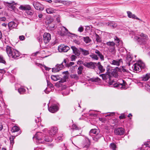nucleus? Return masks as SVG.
<instances>
[{"label":"nucleus","instance_id":"f257e3e1","mask_svg":"<svg viewBox=\"0 0 150 150\" xmlns=\"http://www.w3.org/2000/svg\"><path fill=\"white\" fill-rule=\"evenodd\" d=\"M100 76L101 77L103 80L108 83L110 86L112 85L114 87H117L122 88H125L126 82L123 80H121V83H117L112 80V77L111 76L110 73L100 74Z\"/></svg>","mask_w":150,"mask_h":150},{"label":"nucleus","instance_id":"f03ea898","mask_svg":"<svg viewBox=\"0 0 150 150\" xmlns=\"http://www.w3.org/2000/svg\"><path fill=\"white\" fill-rule=\"evenodd\" d=\"M6 52L9 57L15 59L20 56V53L12 47L7 45L6 47Z\"/></svg>","mask_w":150,"mask_h":150},{"label":"nucleus","instance_id":"7ed1b4c3","mask_svg":"<svg viewBox=\"0 0 150 150\" xmlns=\"http://www.w3.org/2000/svg\"><path fill=\"white\" fill-rule=\"evenodd\" d=\"M140 36V37L137 36H135V39L137 40L139 44H145L148 40V36L143 33H141Z\"/></svg>","mask_w":150,"mask_h":150},{"label":"nucleus","instance_id":"20e7f679","mask_svg":"<svg viewBox=\"0 0 150 150\" xmlns=\"http://www.w3.org/2000/svg\"><path fill=\"white\" fill-rule=\"evenodd\" d=\"M134 70L135 71H140V68L141 70L144 69L145 68V66L144 63L141 60L138 61L137 63L134 64L132 67Z\"/></svg>","mask_w":150,"mask_h":150},{"label":"nucleus","instance_id":"39448f33","mask_svg":"<svg viewBox=\"0 0 150 150\" xmlns=\"http://www.w3.org/2000/svg\"><path fill=\"white\" fill-rule=\"evenodd\" d=\"M43 134L40 132H38L36 133L35 136L33 137V139H35L36 142L37 143H44Z\"/></svg>","mask_w":150,"mask_h":150},{"label":"nucleus","instance_id":"423d86ee","mask_svg":"<svg viewBox=\"0 0 150 150\" xmlns=\"http://www.w3.org/2000/svg\"><path fill=\"white\" fill-rule=\"evenodd\" d=\"M106 44L109 46L108 49L110 52L112 54H114L115 53L116 50L115 49V43L113 41H109L107 42Z\"/></svg>","mask_w":150,"mask_h":150},{"label":"nucleus","instance_id":"0eeeda50","mask_svg":"<svg viewBox=\"0 0 150 150\" xmlns=\"http://www.w3.org/2000/svg\"><path fill=\"white\" fill-rule=\"evenodd\" d=\"M64 64V62L63 61L60 64H57L54 68H52V72L54 73L62 69L65 66Z\"/></svg>","mask_w":150,"mask_h":150},{"label":"nucleus","instance_id":"6e6552de","mask_svg":"<svg viewBox=\"0 0 150 150\" xmlns=\"http://www.w3.org/2000/svg\"><path fill=\"white\" fill-rule=\"evenodd\" d=\"M33 4L35 8L37 10L42 11L44 8V6L38 2L34 1Z\"/></svg>","mask_w":150,"mask_h":150},{"label":"nucleus","instance_id":"1a4fd4ad","mask_svg":"<svg viewBox=\"0 0 150 150\" xmlns=\"http://www.w3.org/2000/svg\"><path fill=\"white\" fill-rule=\"evenodd\" d=\"M125 132V129L122 127H119L115 128L114 133L115 135H123Z\"/></svg>","mask_w":150,"mask_h":150},{"label":"nucleus","instance_id":"9d476101","mask_svg":"<svg viewBox=\"0 0 150 150\" xmlns=\"http://www.w3.org/2000/svg\"><path fill=\"white\" fill-rule=\"evenodd\" d=\"M51 35L49 33H45L43 35V41L45 44L49 42L51 40Z\"/></svg>","mask_w":150,"mask_h":150},{"label":"nucleus","instance_id":"9b49d317","mask_svg":"<svg viewBox=\"0 0 150 150\" xmlns=\"http://www.w3.org/2000/svg\"><path fill=\"white\" fill-rule=\"evenodd\" d=\"M97 63L91 62H85L83 64V65L86 67L89 68L95 69L96 68Z\"/></svg>","mask_w":150,"mask_h":150},{"label":"nucleus","instance_id":"f8f14e48","mask_svg":"<svg viewBox=\"0 0 150 150\" xmlns=\"http://www.w3.org/2000/svg\"><path fill=\"white\" fill-rule=\"evenodd\" d=\"M4 3L5 6H8L9 8L13 10L15 8L14 5L16 4V3L13 1H11L10 2L4 1Z\"/></svg>","mask_w":150,"mask_h":150},{"label":"nucleus","instance_id":"ddd939ff","mask_svg":"<svg viewBox=\"0 0 150 150\" xmlns=\"http://www.w3.org/2000/svg\"><path fill=\"white\" fill-rule=\"evenodd\" d=\"M58 129L57 127H51L48 130L49 135L52 137L54 136L57 132Z\"/></svg>","mask_w":150,"mask_h":150},{"label":"nucleus","instance_id":"4468645a","mask_svg":"<svg viewBox=\"0 0 150 150\" xmlns=\"http://www.w3.org/2000/svg\"><path fill=\"white\" fill-rule=\"evenodd\" d=\"M70 49L69 47L64 45H61L58 47V50L60 52H66Z\"/></svg>","mask_w":150,"mask_h":150},{"label":"nucleus","instance_id":"2eb2a0df","mask_svg":"<svg viewBox=\"0 0 150 150\" xmlns=\"http://www.w3.org/2000/svg\"><path fill=\"white\" fill-rule=\"evenodd\" d=\"M48 110L50 112L52 113H54L56 112L58 110V107L55 104L52 105L51 106L48 108Z\"/></svg>","mask_w":150,"mask_h":150},{"label":"nucleus","instance_id":"dca6fc26","mask_svg":"<svg viewBox=\"0 0 150 150\" xmlns=\"http://www.w3.org/2000/svg\"><path fill=\"white\" fill-rule=\"evenodd\" d=\"M71 48L72 50L73 53L74 54L76 55L79 56L81 54L80 50L75 46H71Z\"/></svg>","mask_w":150,"mask_h":150},{"label":"nucleus","instance_id":"f3484780","mask_svg":"<svg viewBox=\"0 0 150 150\" xmlns=\"http://www.w3.org/2000/svg\"><path fill=\"white\" fill-rule=\"evenodd\" d=\"M19 9L25 11L29 10L31 9L30 6L29 5H21L19 8Z\"/></svg>","mask_w":150,"mask_h":150},{"label":"nucleus","instance_id":"a211bd4d","mask_svg":"<svg viewBox=\"0 0 150 150\" xmlns=\"http://www.w3.org/2000/svg\"><path fill=\"white\" fill-rule=\"evenodd\" d=\"M17 26V24L14 21L10 22L8 24L9 29L11 30L16 28Z\"/></svg>","mask_w":150,"mask_h":150},{"label":"nucleus","instance_id":"6ab92c4d","mask_svg":"<svg viewBox=\"0 0 150 150\" xmlns=\"http://www.w3.org/2000/svg\"><path fill=\"white\" fill-rule=\"evenodd\" d=\"M63 73L65 74V75L63 76V79L59 81V83H63L66 81V79L68 77L69 73L68 71H64L63 72Z\"/></svg>","mask_w":150,"mask_h":150},{"label":"nucleus","instance_id":"aec40b11","mask_svg":"<svg viewBox=\"0 0 150 150\" xmlns=\"http://www.w3.org/2000/svg\"><path fill=\"white\" fill-rule=\"evenodd\" d=\"M122 62V59H117L116 60H112L111 62L110 63L112 64L119 66L120 65V63Z\"/></svg>","mask_w":150,"mask_h":150},{"label":"nucleus","instance_id":"412c9836","mask_svg":"<svg viewBox=\"0 0 150 150\" xmlns=\"http://www.w3.org/2000/svg\"><path fill=\"white\" fill-rule=\"evenodd\" d=\"M96 66H98V70L100 71V73H103L105 71V68L101 65L100 62H99L97 63Z\"/></svg>","mask_w":150,"mask_h":150},{"label":"nucleus","instance_id":"4be33fe9","mask_svg":"<svg viewBox=\"0 0 150 150\" xmlns=\"http://www.w3.org/2000/svg\"><path fill=\"white\" fill-rule=\"evenodd\" d=\"M102 136V135L99 133L95 135L92 137L93 140L95 142H97Z\"/></svg>","mask_w":150,"mask_h":150},{"label":"nucleus","instance_id":"5701e85b","mask_svg":"<svg viewBox=\"0 0 150 150\" xmlns=\"http://www.w3.org/2000/svg\"><path fill=\"white\" fill-rule=\"evenodd\" d=\"M120 69L118 67H116L113 70L112 72L113 76L115 77H117L118 76V72H120Z\"/></svg>","mask_w":150,"mask_h":150},{"label":"nucleus","instance_id":"b1692460","mask_svg":"<svg viewBox=\"0 0 150 150\" xmlns=\"http://www.w3.org/2000/svg\"><path fill=\"white\" fill-rule=\"evenodd\" d=\"M114 39L115 43H116V45L117 47L119 46L120 44H121L122 45V41L120 40V39L117 36H115L114 38Z\"/></svg>","mask_w":150,"mask_h":150},{"label":"nucleus","instance_id":"393cba45","mask_svg":"<svg viewBox=\"0 0 150 150\" xmlns=\"http://www.w3.org/2000/svg\"><path fill=\"white\" fill-rule=\"evenodd\" d=\"M69 62L68 61L65 59H64V65L66 67H69L73 65L74 63L72 62H70L69 63H68Z\"/></svg>","mask_w":150,"mask_h":150},{"label":"nucleus","instance_id":"a878e982","mask_svg":"<svg viewBox=\"0 0 150 150\" xmlns=\"http://www.w3.org/2000/svg\"><path fill=\"white\" fill-rule=\"evenodd\" d=\"M79 49L80 50V52L83 55L86 56L89 54V53L88 50H84L80 47L79 48Z\"/></svg>","mask_w":150,"mask_h":150},{"label":"nucleus","instance_id":"bb28decb","mask_svg":"<svg viewBox=\"0 0 150 150\" xmlns=\"http://www.w3.org/2000/svg\"><path fill=\"white\" fill-rule=\"evenodd\" d=\"M95 52L96 54L97 55V56H98L100 57L101 60H104V56L103 55L102 53H101L98 50H95Z\"/></svg>","mask_w":150,"mask_h":150},{"label":"nucleus","instance_id":"cd10ccee","mask_svg":"<svg viewBox=\"0 0 150 150\" xmlns=\"http://www.w3.org/2000/svg\"><path fill=\"white\" fill-rule=\"evenodd\" d=\"M150 78V73H147L145 75H144L141 78L142 80L143 81H147Z\"/></svg>","mask_w":150,"mask_h":150},{"label":"nucleus","instance_id":"c85d7f7f","mask_svg":"<svg viewBox=\"0 0 150 150\" xmlns=\"http://www.w3.org/2000/svg\"><path fill=\"white\" fill-rule=\"evenodd\" d=\"M52 137L48 136H46L44 137L43 140L44 141V143L45 142H51L52 140Z\"/></svg>","mask_w":150,"mask_h":150},{"label":"nucleus","instance_id":"c756f323","mask_svg":"<svg viewBox=\"0 0 150 150\" xmlns=\"http://www.w3.org/2000/svg\"><path fill=\"white\" fill-rule=\"evenodd\" d=\"M100 131L98 129H91L89 132V135H91V134L93 133L94 134H96L98 133H99Z\"/></svg>","mask_w":150,"mask_h":150},{"label":"nucleus","instance_id":"7c9ffc66","mask_svg":"<svg viewBox=\"0 0 150 150\" xmlns=\"http://www.w3.org/2000/svg\"><path fill=\"white\" fill-rule=\"evenodd\" d=\"M132 59L130 55H128L126 59V61L128 66L130 65V62L132 61Z\"/></svg>","mask_w":150,"mask_h":150},{"label":"nucleus","instance_id":"2f4dec72","mask_svg":"<svg viewBox=\"0 0 150 150\" xmlns=\"http://www.w3.org/2000/svg\"><path fill=\"white\" fill-rule=\"evenodd\" d=\"M55 10L51 8H48L46 9L47 13L49 14H51L55 13Z\"/></svg>","mask_w":150,"mask_h":150},{"label":"nucleus","instance_id":"473e14b6","mask_svg":"<svg viewBox=\"0 0 150 150\" xmlns=\"http://www.w3.org/2000/svg\"><path fill=\"white\" fill-rule=\"evenodd\" d=\"M128 17L129 18H133L138 19V18L136 17L134 14H133L130 11H128L127 12Z\"/></svg>","mask_w":150,"mask_h":150},{"label":"nucleus","instance_id":"72a5a7b5","mask_svg":"<svg viewBox=\"0 0 150 150\" xmlns=\"http://www.w3.org/2000/svg\"><path fill=\"white\" fill-rule=\"evenodd\" d=\"M94 35L96 38V40L98 42H101V39L100 37L96 33H95Z\"/></svg>","mask_w":150,"mask_h":150},{"label":"nucleus","instance_id":"f704fd0d","mask_svg":"<svg viewBox=\"0 0 150 150\" xmlns=\"http://www.w3.org/2000/svg\"><path fill=\"white\" fill-rule=\"evenodd\" d=\"M110 147L112 150H116L117 147L116 144L114 143H111L110 144Z\"/></svg>","mask_w":150,"mask_h":150},{"label":"nucleus","instance_id":"c9c22d12","mask_svg":"<svg viewBox=\"0 0 150 150\" xmlns=\"http://www.w3.org/2000/svg\"><path fill=\"white\" fill-rule=\"evenodd\" d=\"M90 56L93 60H98L99 59L97 55L94 53H92L90 55Z\"/></svg>","mask_w":150,"mask_h":150},{"label":"nucleus","instance_id":"e433bc0d","mask_svg":"<svg viewBox=\"0 0 150 150\" xmlns=\"http://www.w3.org/2000/svg\"><path fill=\"white\" fill-rule=\"evenodd\" d=\"M25 13L27 14L28 16H31L34 13L33 11L31 9L27 10Z\"/></svg>","mask_w":150,"mask_h":150},{"label":"nucleus","instance_id":"4c0bfd02","mask_svg":"<svg viewBox=\"0 0 150 150\" xmlns=\"http://www.w3.org/2000/svg\"><path fill=\"white\" fill-rule=\"evenodd\" d=\"M83 40L86 43H88L90 42L91 41L89 37L88 36L83 37Z\"/></svg>","mask_w":150,"mask_h":150},{"label":"nucleus","instance_id":"58836bf2","mask_svg":"<svg viewBox=\"0 0 150 150\" xmlns=\"http://www.w3.org/2000/svg\"><path fill=\"white\" fill-rule=\"evenodd\" d=\"M51 77L52 79L54 81H56L60 79V77L58 75H52Z\"/></svg>","mask_w":150,"mask_h":150},{"label":"nucleus","instance_id":"ea45409f","mask_svg":"<svg viewBox=\"0 0 150 150\" xmlns=\"http://www.w3.org/2000/svg\"><path fill=\"white\" fill-rule=\"evenodd\" d=\"M70 77L71 78L76 80H78L79 79V76L76 74H71L70 75Z\"/></svg>","mask_w":150,"mask_h":150},{"label":"nucleus","instance_id":"a19ab883","mask_svg":"<svg viewBox=\"0 0 150 150\" xmlns=\"http://www.w3.org/2000/svg\"><path fill=\"white\" fill-rule=\"evenodd\" d=\"M19 128L18 127L16 126H14L12 127L11 131L13 132H18L19 131Z\"/></svg>","mask_w":150,"mask_h":150},{"label":"nucleus","instance_id":"79ce46f5","mask_svg":"<svg viewBox=\"0 0 150 150\" xmlns=\"http://www.w3.org/2000/svg\"><path fill=\"white\" fill-rule=\"evenodd\" d=\"M90 81L93 82H98L100 80V79L98 77L91 78L89 79Z\"/></svg>","mask_w":150,"mask_h":150},{"label":"nucleus","instance_id":"37998d69","mask_svg":"<svg viewBox=\"0 0 150 150\" xmlns=\"http://www.w3.org/2000/svg\"><path fill=\"white\" fill-rule=\"evenodd\" d=\"M83 67L81 66L78 68L77 73L79 75H80L82 74V71L83 69Z\"/></svg>","mask_w":150,"mask_h":150},{"label":"nucleus","instance_id":"c03bdc74","mask_svg":"<svg viewBox=\"0 0 150 150\" xmlns=\"http://www.w3.org/2000/svg\"><path fill=\"white\" fill-rule=\"evenodd\" d=\"M86 139H87V140L88 141V142L87 143V144L84 147H85L86 148H88L89 147V146L90 144V143H91V141H90V139L87 137H86Z\"/></svg>","mask_w":150,"mask_h":150},{"label":"nucleus","instance_id":"a18cd8bd","mask_svg":"<svg viewBox=\"0 0 150 150\" xmlns=\"http://www.w3.org/2000/svg\"><path fill=\"white\" fill-rule=\"evenodd\" d=\"M72 129L73 130H79L81 129V128L78 127L76 125L73 124L72 125Z\"/></svg>","mask_w":150,"mask_h":150},{"label":"nucleus","instance_id":"49530a36","mask_svg":"<svg viewBox=\"0 0 150 150\" xmlns=\"http://www.w3.org/2000/svg\"><path fill=\"white\" fill-rule=\"evenodd\" d=\"M14 136H13L10 137L9 139L10 140V143L12 145L14 143Z\"/></svg>","mask_w":150,"mask_h":150},{"label":"nucleus","instance_id":"de8ad7c7","mask_svg":"<svg viewBox=\"0 0 150 150\" xmlns=\"http://www.w3.org/2000/svg\"><path fill=\"white\" fill-rule=\"evenodd\" d=\"M0 63L4 64L6 63V62L3 57L1 56H0Z\"/></svg>","mask_w":150,"mask_h":150},{"label":"nucleus","instance_id":"09e8293b","mask_svg":"<svg viewBox=\"0 0 150 150\" xmlns=\"http://www.w3.org/2000/svg\"><path fill=\"white\" fill-rule=\"evenodd\" d=\"M18 91L20 94H22L23 93L25 92V89L23 88H21L18 89Z\"/></svg>","mask_w":150,"mask_h":150},{"label":"nucleus","instance_id":"8fccbe9b","mask_svg":"<svg viewBox=\"0 0 150 150\" xmlns=\"http://www.w3.org/2000/svg\"><path fill=\"white\" fill-rule=\"evenodd\" d=\"M63 137L59 136L55 139V140L58 142H60L62 141Z\"/></svg>","mask_w":150,"mask_h":150},{"label":"nucleus","instance_id":"3c124183","mask_svg":"<svg viewBox=\"0 0 150 150\" xmlns=\"http://www.w3.org/2000/svg\"><path fill=\"white\" fill-rule=\"evenodd\" d=\"M60 35L62 36H64L67 34V33L63 30H62L60 32Z\"/></svg>","mask_w":150,"mask_h":150},{"label":"nucleus","instance_id":"603ef678","mask_svg":"<svg viewBox=\"0 0 150 150\" xmlns=\"http://www.w3.org/2000/svg\"><path fill=\"white\" fill-rule=\"evenodd\" d=\"M76 58L77 57L75 55H72L71 57V61H75Z\"/></svg>","mask_w":150,"mask_h":150},{"label":"nucleus","instance_id":"864d4df0","mask_svg":"<svg viewBox=\"0 0 150 150\" xmlns=\"http://www.w3.org/2000/svg\"><path fill=\"white\" fill-rule=\"evenodd\" d=\"M37 39L38 40V42H40V43L41 42H42V37L41 36H39L37 38Z\"/></svg>","mask_w":150,"mask_h":150},{"label":"nucleus","instance_id":"5fc2aeb1","mask_svg":"<svg viewBox=\"0 0 150 150\" xmlns=\"http://www.w3.org/2000/svg\"><path fill=\"white\" fill-rule=\"evenodd\" d=\"M47 86H49L50 87H52L53 86L52 84L51 83V82L47 79Z\"/></svg>","mask_w":150,"mask_h":150},{"label":"nucleus","instance_id":"6e6d98bb","mask_svg":"<svg viewBox=\"0 0 150 150\" xmlns=\"http://www.w3.org/2000/svg\"><path fill=\"white\" fill-rule=\"evenodd\" d=\"M4 42L6 44H8L9 43V40L8 37H6L4 39Z\"/></svg>","mask_w":150,"mask_h":150},{"label":"nucleus","instance_id":"4d7b16f0","mask_svg":"<svg viewBox=\"0 0 150 150\" xmlns=\"http://www.w3.org/2000/svg\"><path fill=\"white\" fill-rule=\"evenodd\" d=\"M84 30V28L81 26L78 29V31L80 33L82 32Z\"/></svg>","mask_w":150,"mask_h":150},{"label":"nucleus","instance_id":"13d9d810","mask_svg":"<svg viewBox=\"0 0 150 150\" xmlns=\"http://www.w3.org/2000/svg\"><path fill=\"white\" fill-rule=\"evenodd\" d=\"M54 21V20L52 18H50V19L47 20V23L48 24H50L52 22Z\"/></svg>","mask_w":150,"mask_h":150},{"label":"nucleus","instance_id":"bf43d9fd","mask_svg":"<svg viewBox=\"0 0 150 150\" xmlns=\"http://www.w3.org/2000/svg\"><path fill=\"white\" fill-rule=\"evenodd\" d=\"M119 118L120 119H122L125 118V117L124 114H122L121 115L119 116Z\"/></svg>","mask_w":150,"mask_h":150},{"label":"nucleus","instance_id":"052dcab7","mask_svg":"<svg viewBox=\"0 0 150 150\" xmlns=\"http://www.w3.org/2000/svg\"><path fill=\"white\" fill-rule=\"evenodd\" d=\"M62 150H68L67 149V147L65 144H64L62 146Z\"/></svg>","mask_w":150,"mask_h":150},{"label":"nucleus","instance_id":"680f3d73","mask_svg":"<svg viewBox=\"0 0 150 150\" xmlns=\"http://www.w3.org/2000/svg\"><path fill=\"white\" fill-rule=\"evenodd\" d=\"M25 37L23 35L20 36L19 39L21 40H23L25 39Z\"/></svg>","mask_w":150,"mask_h":150},{"label":"nucleus","instance_id":"e2e57ef3","mask_svg":"<svg viewBox=\"0 0 150 150\" xmlns=\"http://www.w3.org/2000/svg\"><path fill=\"white\" fill-rule=\"evenodd\" d=\"M74 43L77 44V45H79L80 44V42L79 41L76 40H74Z\"/></svg>","mask_w":150,"mask_h":150},{"label":"nucleus","instance_id":"0e129e2a","mask_svg":"<svg viewBox=\"0 0 150 150\" xmlns=\"http://www.w3.org/2000/svg\"><path fill=\"white\" fill-rule=\"evenodd\" d=\"M64 28L65 29V30L66 31V32H67V33H70L71 35H76L75 34L71 33L70 32H69V31H68V29L67 28H66L65 27H64Z\"/></svg>","mask_w":150,"mask_h":150},{"label":"nucleus","instance_id":"69168bd1","mask_svg":"<svg viewBox=\"0 0 150 150\" xmlns=\"http://www.w3.org/2000/svg\"><path fill=\"white\" fill-rule=\"evenodd\" d=\"M6 20V18L5 17H0V20L2 21H5Z\"/></svg>","mask_w":150,"mask_h":150},{"label":"nucleus","instance_id":"338daca9","mask_svg":"<svg viewBox=\"0 0 150 150\" xmlns=\"http://www.w3.org/2000/svg\"><path fill=\"white\" fill-rule=\"evenodd\" d=\"M43 67H44L45 70L47 71H49L51 69L50 68L47 67L45 65H44Z\"/></svg>","mask_w":150,"mask_h":150},{"label":"nucleus","instance_id":"774afa93","mask_svg":"<svg viewBox=\"0 0 150 150\" xmlns=\"http://www.w3.org/2000/svg\"><path fill=\"white\" fill-rule=\"evenodd\" d=\"M50 27L51 28V29L53 30L55 27V25H51V26H50Z\"/></svg>","mask_w":150,"mask_h":150}]
</instances>
